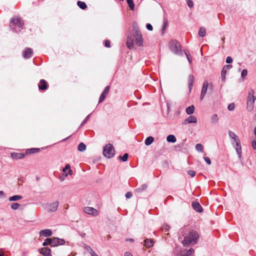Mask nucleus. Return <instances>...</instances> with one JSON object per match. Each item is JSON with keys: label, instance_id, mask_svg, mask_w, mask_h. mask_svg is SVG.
I'll return each instance as SVG.
<instances>
[{"label": "nucleus", "instance_id": "57", "mask_svg": "<svg viewBox=\"0 0 256 256\" xmlns=\"http://www.w3.org/2000/svg\"><path fill=\"white\" fill-rule=\"evenodd\" d=\"M4 195V192L3 191H0V197L3 196Z\"/></svg>", "mask_w": 256, "mask_h": 256}, {"label": "nucleus", "instance_id": "17", "mask_svg": "<svg viewBox=\"0 0 256 256\" xmlns=\"http://www.w3.org/2000/svg\"><path fill=\"white\" fill-rule=\"evenodd\" d=\"M254 92L253 90H252L250 92H249V96L248 99V104H252L254 103L255 100V97L254 96Z\"/></svg>", "mask_w": 256, "mask_h": 256}, {"label": "nucleus", "instance_id": "26", "mask_svg": "<svg viewBox=\"0 0 256 256\" xmlns=\"http://www.w3.org/2000/svg\"><path fill=\"white\" fill-rule=\"evenodd\" d=\"M22 198V196L20 195H15L14 196H10L8 198V200L10 202L17 201Z\"/></svg>", "mask_w": 256, "mask_h": 256}, {"label": "nucleus", "instance_id": "4", "mask_svg": "<svg viewBox=\"0 0 256 256\" xmlns=\"http://www.w3.org/2000/svg\"><path fill=\"white\" fill-rule=\"evenodd\" d=\"M169 48L170 50L175 54L182 56V52L179 42L176 40H173L169 42Z\"/></svg>", "mask_w": 256, "mask_h": 256}, {"label": "nucleus", "instance_id": "19", "mask_svg": "<svg viewBox=\"0 0 256 256\" xmlns=\"http://www.w3.org/2000/svg\"><path fill=\"white\" fill-rule=\"evenodd\" d=\"M193 208L196 212H200L202 211V208L200 204L198 202H193L192 204Z\"/></svg>", "mask_w": 256, "mask_h": 256}, {"label": "nucleus", "instance_id": "9", "mask_svg": "<svg viewBox=\"0 0 256 256\" xmlns=\"http://www.w3.org/2000/svg\"><path fill=\"white\" fill-rule=\"evenodd\" d=\"M58 204L59 202L58 201L48 204L47 209L50 212H54L57 210Z\"/></svg>", "mask_w": 256, "mask_h": 256}, {"label": "nucleus", "instance_id": "15", "mask_svg": "<svg viewBox=\"0 0 256 256\" xmlns=\"http://www.w3.org/2000/svg\"><path fill=\"white\" fill-rule=\"evenodd\" d=\"M52 232L50 229H44L40 232V236L44 237H48L52 235Z\"/></svg>", "mask_w": 256, "mask_h": 256}, {"label": "nucleus", "instance_id": "59", "mask_svg": "<svg viewBox=\"0 0 256 256\" xmlns=\"http://www.w3.org/2000/svg\"><path fill=\"white\" fill-rule=\"evenodd\" d=\"M129 240H130V242H134V240H133V239H132V238H130V239Z\"/></svg>", "mask_w": 256, "mask_h": 256}, {"label": "nucleus", "instance_id": "1", "mask_svg": "<svg viewBox=\"0 0 256 256\" xmlns=\"http://www.w3.org/2000/svg\"><path fill=\"white\" fill-rule=\"evenodd\" d=\"M199 235L197 232L191 230L188 234L184 237L182 244L184 246H188L189 245H194L198 242Z\"/></svg>", "mask_w": 256, "mask_h": 256}, {"label": "nucleus", "instance_id": "31", "mask_svg": "<svg viewBox=\"0 0 256 256\" xmlns=\"http://www.w3.org/2000/svg\"><path fill=\"white\" fill-rule=\"evenodd\" d=\"M198 35L200 36L204 37L206 34V28L204 27H201L198 30Z\"/></svg>", "mask_w": 256, "mask_h": 256}, {"label": "nucleus", "instance_id": "41", "mask_svg": "<svg viewBox=\"0 0 256 256\" xmlns=\"http://www.w3.org/2000/svg\"><path fill=\"white\" fill-rule=\"evenodd\" d=\"M70 164H66V165L65 166V167L63 168L62 171H63V172H66V171L67 170H68V174H71L72 170H70Z\"/></svg>", "mask_w": 256, "mask_h": 256}, {"label": "nucleus", "instance_id": "34", "mask_svg": "<svg viewBox=\"0 0 256 256\" xmlns=\"http://www.w3.org/2000/svg\"><path fill=\"white\" fill-rule=\"evenodd\" d=\"M184 52L186 56V58L189 62L190 64H191L192 62V58L189 53V52L188 50H184Z\"/></svg>", "mask_w": 256, "mask_h": 256}, {"label": "nucleus", "instance_id": "49", "mask_svg": "<svg viewBox=\"0 0 256 256\" xmlns=\"http://www.w3.org/2000/svg\"><path fill=\"white\" fill-rule=\"evenodd\" d=\"M204 160H205V162L208 164H211V161H210V160L209 158L208 157H206V156H204Z\"/></svg>", "mask_w": 256, "mask_h": 256}, {"label": "nucleus", "instance_id": "8", "mask_svg": "<svg viewBox=\"0 0 256 256\" xmlns=\"http://www.w3.org/2000/svg\"><path fill=\"white\" fill-rule=\"evenodd\" d=\"M84 212L88 214L93 216H97L98 214V210L92 207L86 206L84 208Z\"/></svg>", "mask_w": 256, "mask_h": 256}, {"label": "nucleus", "instance_id": "28", "mask_svg": "<svg viewBox=\"0 0 256 256\" xmlns=\"http://www.w3.org/2000/svg\"><path fill=\"white\" fill-rule=\"evenodd\" d=\"M194 106L193 105L188 106L186 108V114L188 115L192 114L194 112Z\"/></svg>", "mask_w": 256, "mask_h": 256}, {"label": "nucleus", "instance_id": "36", "mask_svg": "<svg viewBox=\"0 0 256 256\" xmlns=\"http://www.w3.org/2000/svg\"><path fill=\"white\" fill-rule=\"evenodd\" d=\"M38 151H39V149L38 148H32L28 149L26 150V154H32V153H35V152H38Z\"/></svg>", "mask_w": 256, "mask_h": 256}, {"label": "nucleus", "instance_id": "48", "mask_svg": "<svg viewBox=\"0 0 256 256\" xmlns=\"http://www.w3.org/2000/svg\"><path fill=\"white\" fill-rule=\"evenodd\" d=\"M167 26H168V24H167V22H166L164 23V24H163V26H162V34H164V30H165L166 29V28H167Z\"/></svg>", "mask_w": 256, "mask_h": 256}, {"label": "nucleus", "instance_id": "54", "mask_svg": "<svg viewBox=\"0 0 256 256\" xmlns=\"http://www.w3.org/2000/svg\"><path fill=\"white\" fill-rule=\"evenodd\" d=\"M252 146L254 150H256V140L252 141Z\"/></svg>", "mask_w": 256, "mask_h": 256}, {"label": "nucleus", "instance_id": "60", "mask_svg": "<svg viewBox=\"0 0 256 256\" xmlns=\"http://www.w3.org/2000/svg\"><path fill=\"white\" fill-rule=\"evenodd\" d=\"M184 230H182V235L183 236H184V234H183V233H184V232H183V231H184Z\"/></svg>", "mask_w": 256, "mask_h": 256}, {"label": "nucleus", "instance_id": "6", "mask_svg": "<svg viewBox=\"0 0 256 256\" xmlns=\"http://www.w3.org/2000/svg\"><path fill=\"white\" fill-rule=\"evenodd\" d=\"M47 240L49 241V244L52 247L64 245L66 242L64 239L56 237L52 238H47Z\"/></svg>", "mask_w": 256, "mask_h": 256}, {"label": "nucleus", "instance_id": "10", "mask_svg": "<svg viewBox=\"0 0 256 256\" xmlns=\"http://www.w3.org/2000/svg\"><path fill=\"white\" fill-rule=\"evenodd\" d=\"M208 86V83L207 80L204 82L200 94V100H202L205 96Z\"/></svg>", "mask_w": 256, "mask_h": 256}, {"label": "nucleus", "instance_id": "39", "mask_svg": "<svg viewBox=\"0 0 256 256\" xmlns=\"http://www.w3.org/2000/svg\"><path fill=\"white\" fill-rule=\"evenodd\" d=\"M20 206V205L18 203H12L10 206V208L14 210H16L19 208Z\"/></svg>", "mask_w": 256, "mask_h": 256}, {"label": "nucleus", "instance_id": "16", "mask_svg": "<svg viewBox=\"0 0 256 256\" xmlns=\"http://www.w3.org/2000/svg\"><path fill=\"white\" fill-rule=\"evenodd\" d=\"M40 252L44 256H51V250L48 248H43L40 250Z\"/></svg>", "mask_w": 256, "mask_h": 256}, {"label": "nucleus", "instance_id": "51", "mask_svg": "<svg viewBox=\"0 0 256 256\" xmlns=\"http://www.w3.org/2000/svg\"><path fill=\"white\" fill-rule=\"evenodd\" d=\"M125 196L126 198H130L132 197V194L131 192H128L126 194Z\"/></svg>", "mask_w": 256, "mask_h": 256}, {"label": "nucleus", "instance_id": "23", "mask_svg": "<svg viewBox=\"0 0 256 256\" xmlns=\"http://www.w3.org/2000/svg\"><path fill=\"white\" fill-rule=\"evenodd\" d=\"M194 80V78L193 75L190 74L188 78V84L190 90V91L193 86V82Z\"/></svg>", "mask_w": 256, "mask_h": 256}, {"label": "nucleus", "instance_id": "21", "mask_svg": "<svg viewBox=\"0 0 256 256\" xmlns=\"http://www.w3.org/2000/svg\"><path fill=\"white\" fill-rule=\"evenodd\" d=\"M32 50L30 48H27L26 49L24 54V57L26 58H28L32 56Z\"/></svg>", "mask_w": 256, "mask_h": 256}, {"label": "nucleus", "instance_id": "14", "mask_svg": "<svg viewBox=\"0 0 256 256\" xmlns=\"http://www.w3.org/2000/svg\"><path fill=\"white\" fill-rule=\"evenodd\" d=\"M196 122L197 119L196 117L194 116H190L184 121L183 124L186 125L188 124L196 123Z\"/></svg>", "mask_w": 256, "mask_h": 256}, {"label": "nucleus", "instance_id": "20", "mask_svg": "<svg viewBox=\"0 0 256 256\" xmlns=\"http://www.w3.org/2000/svg\"><path fill=\"white\" fill-rule=\"evenodd\" d=\"M38 88L40 90H46L47 88L46 82L44 80H41L38 85Z\"/></svg>", "mask_w": 256, "mask_h": 256}, {"label": "nucleus", "instance_id": "63", "mask_svg": "<svg viewBox=\"0 0 256 256\" xmlns=\"http://www.w3.org/2000/svg\"><path fill=\"white\" fill-rule=\"evenodd\" d=\"M0 256H3V254H1L0 253Z\"/></svg>", "mask_w": 256, "mask_h": 256}, {"label": "nucleus", "instance_id": "44", "mask_svg": "<svg viewBox=\"0 0 256 256\" xmlns=\"http://www.w3.org/2000/svg\"><path fill=\"white\" fill-rule=\"evenodd\" d=\"M248 74V71L246 70H243L242 72L241 76L244 78Z\"/></svg>", "mask_w": 256, "mask_h": 256}, {"label": "nucleus", "instance_id": "32", "mask_svg": "<svg viewBox=\"0 0 256 256\" xmlns=\"http://www.w3.org/2000/svg\"><path fill=\"white\" fill-rule=\"evenodd\" d=\"M77 4L82 10H85L87 8L86 4L82 1H78Z\"/></svg>", "mask_w": 256, "mask_h": 256}, {"label": "nucleus", "instance_id": "22", "mask_svg": "<svg viewBox=\"0 0 256 256\" xmlns=\"http://www.w3.org/2000/svg\"><path fill=\"white\" fill-rule=\"evenodd\" d=\"M126 46L129 49H132L134 46V43L133 40L129 36H128L127 41L126 42Z\"/></svg>", "mask_w": 256, "mask_h": 256}, {"label": "nucleus", "instance_id": "7", "mask_svg": "<svg viewBox=\"0 0 256 256\" xmlns=\"http://www.w3.org/2000/svg\"><path fill=\"white\" fill-rule=\"evenodd\" d=\"M10 24L15 26H17L18 27V31H20L24 26L23 22L21 21L20 18L18 17H14L10 20Z\"/></svg>", "mask_w": 256, "mask_h": 256}, {"label": "nucleus", "instance_id": "38", "mask_svg": "<svg viewBox=\"0 0 256 256\" xmlns=\"http://www.w3.org/2000/svg\"><path fill=\"white\" fill-rule=\"evenodd\" d=\"M196 149L198 152H202L204 148L202 144H198L196 145Z\"/></svg>", "mask_w": 256, "mask_h": 256}, {"label": "nucleus", "instance_id": "56", "mask_svg": "<svg viewBox=\"0 0 256 256\" xmlns=\"http://www.w3.org/2000/svg\"><path fill=\"white\" fill-rule=\"evenodd\" d=\"M124 256H133L132 254L130 252H126L124 253Z\"/></svg>", "mask_w": 256, "mask_h": 256}, {"label": "nucleus", "instance_id": "55", "mask_svg": "<svg viewBox=\"0 0 256 256\" xmlns=\"http://www.w3.org/2000/svg\"><path fill=\"white\" fill-rule=\"evenodd\" d=\"M48 244H49V241H48L47 238H46V240H45L44 242H43L42 245L44 246H46Z\"/></svg>", "mask_w": 256, "mask_h": 256}, {"label": "nucleus", "instance_id": "40", "mask_svg": "<svg viewBox=\"0 0 256 256\" xmlns=\"http://www.w3.org/2000/svg\"><path fill=\"white\" fill-rule=\"evenodd\" d=\"M119 158L122 162H126L128 158V154L126 153L123 156H120Z\"/></svg>", "mask_w": 256, "mask_h": 256}, {"label": "nucleus", "instance_id": "2", "mask_svg": "<svg viewBox=\"0 0 256 256\" xmlns=\"http://www.w3.org/2000/svg\"><path fill=\"white\" fill-rule=\"evenodd\" d=\"M228 135L231 140L232 144L239 158L242 156V148L240 145V142L238 136L236 135L234 132L230 130Z\"/></svg>", "mask_w": 256, "mask_h": 256}, {"label": "nucleus", "instance_id": "24", "mask_svg": "<svg viewBox=\"0 0 256 256\" xmlns=\"http://www.w3.org/2000/svg\"><path fill=\"white\" fill-rule=\"evenodd\" d=\"M85 249L86 251L90 254L91 256H98L91 248L90 246H84Z\"/></svg>", "mask_w": 256, "mask_h": 256}, {"label": "nucleus", "instance_id": "27", "mask_svg": "<svg viewBox=\"0 0 256 256\" xmlns=\"http://www.w3.org/2000/svg\"><path fill=\"white\" fill-rule=\"evenodd\" d=\"M166 140L170 142L174 143L176 142V136L173 134L168 135L166 138Z\"/></svg>", "mask_w": 256, "mask_h": 256}, {"label": "nucleus", "instance_id": "61", "mask_svg": "<svg viewBox=\"0 0 256 256\" xmlns=\"http://www.w3.org/2000/svg\"><path fill=\"white\" fill-rule=\"evenodd\" d=\"M14 31H15L16 32H17V30H15L14 28Z\"/></svg>", "mask_w": 256, "mask_h": 256}, {"label": "nucleus", "instance_id": "62", "mask_svg": "<svg viewBox=\"0 0 256 256\" xmlns=\"http://www.w3.org/2000/svg\"><path fill=\"white\" fill-rule=\"evenodd\" d=\"M23 255H26V252H24Z\"/></svg>", "mask_w": 256, "mask_h": 256}, {"label": "nucleus", "instance_id": "46", "mask_svg": "<svg viewBox=\"0 0 256 256\" xmlns=\"http://www.w3.org/2000/svg\"><path fill=\"white\" fill-rule=\"evenodd\" d=\"M228 108L229 110H233L234 109V104H228Z\"/></svg>", "mask_w": 256, "mask_h": 256}, {"label": "nucleus", "instance_id": "50", "mask_svg": "<svg viewBox=\"0 0 256 256\" xmlns=\"http://www.w3.org/2000/svg\"><path fill=\"white\" fill-rule=\"evenodd\" d=\"M227 64H230L232 62V58L230 56H228L226 60Z\"/></svg>", "mask_w": 256, "mask_h": 256}, {"label": "nucleus", "instance_id": "12", "mask_svg": "<svg viewBox=\"0 0 256 256\" xmlns=\"http://www.w3.org/2000/svg\"><path fill=\"white\" fill-rule=\"evenodd\" d=\"M110 88V86H107L106 87L104 90L103 91V92H102V94H101V95L100 96L99 101H98V104H100V102H103L104 100L105 99L106 97V96L107 94H108V93L109 92Z\"/></svg>", "mask_w": 256, "mask_h": 256}, {"label": "nucleus", "instance_id": "43", "mask_svg": "<svg viewBox=\"0 0 256 256\" xmlns=\"http://www.w3.org/2000/svg\"><path fill=\"white\" fill-rule=\"evenodd\" d=\"M162 228L166 230V231H168L170 228V226L166 224H163Z\"/></svg>", "mask_w": 256, "mask_h": 256}, {"label": "nucleus", "instance_id": "45", "mask_svg": "<svg viewBox=\"0 0 256 256\" xmlns=\"http://www.w3.org/2000/svg\"><path fill=\"white\" fill-rule=\"evenodd\" d=\"M90 114H88L86 118L85 119L82 121V124H80V126H83L86 122L89 119V118H90Z\"/></svg>", "mask_w": 256, "mask_h": 256}, {"label": "nucleus", "instance_id": "18", "mask_svg": "<svg viewBox=\"0 0 256 256\" xmlns=\"http://www.w3.org/2000/svg\"><path fill=\"white\" fill-rule=\"evenodd\" d=\"M24 156V154L22 153H18V152H12L11 153V157L13 159L19 160L22 159Z\"/></svg>", "mask_w": 256, "mask_h": 256}, {"label": "nucleus", "instance_id": "47", "mask_svg": "<svg viewBox=\"0 0 256 256\" xmlns=\"http://www.w3.org/2000/svg\"><path fill=\"white\" fill-rule=\"evenodd\" d=\"M188 174L192 177H194L196 175V172L192 170H189L188 171Z\"/></svg>", "mask_w": 256, "mask_h": 256}, {"label": "nucleus", "instance_id": "53", "mask_svg": "<svg viewBox=\"0 0 256 256\" xmlns=\"http://www.w3.org/2000/svg\"><path fill=\"white\" fill-rule=\"evenodd\" d=\"M110 41L109 40H106L105 41V44H104V46H105L107 47V48H110Z\"/></svg>", "mask_w": 256, "mask_h": 256}, {"label": "nucleus", "instance_id": "29", "mask_svg": "<svg viewBox=\"0 0 256 256\" xmlns=\"http://www.w3.org/2000/svg\"><path fill=\"white\" fill-rule=\"evenodd\" d=\"M154 140V138L152 136H150L148 137L144 142V144L146 146H148L151 144Z\"/></svg>", "mask_w": 256, "mask_h": 256}, {"label": "nucleus", "instance_id": "52", "mask_svg": "<svg viewBox=\"0 0 256 256\" xmlns=\"http://www.w3.org/2000/svg\"><path fill=\"white\" fill-rule=\"evenodd\" d=\"M146 27L148 30H152L153 29L152 26L150 24H147Z\"/></svg>", "mask_w": 256, "mask_h": 256}, {"label": "nucleus", "instance_id": "3", "mask_svg": "<svg viewBox=\"0 0 256 256\" xmlns=\"http://www.w3.org/2000/svg\"><path fill=\"white\" fill-rule=\"evenodd\" d=\"M132 28L133 35L135 38L136 44L138 46H142L143 44L142 36L136 22H133Z\"/></svg>", "mask_w": 256, "mask_h": 256}, {"label": "nucleus", "instance_id": "11", "mask_svg": "<svg viewBox=\"0 0 256 256\" xmlns=\"http://www.w3.org/2000/svg\"><path fill=\"white\" fill-rule=\"evenodd\" d=\"M194 252V250L190 248L188 250H184L178 252L176 256H191L192 254Z\"/></svg>", "mask_w": 256, "mask_h": 256}, {"label": "nucleus", "instance_id": "58", "mask_svg": "<svg viewBox=\"0 0 256 256\" xmlns=\"http://www.w3.org/2000/svg\"><path fill=\"white\" fill-rule=\"evenodd\" d=\"M254 134L256 136V128H254Z\"/></svg>", "mask_w": 256, "mask_h": 256}, {"label": "nucleus", "instance_id": "64", "mask_svg": "<svg viewBox=\"0 0 256 256\" xmlns=\"http://www.w3.org/2000/svg\"><path fill=\"white\" fill-rule=\"evenodd\" d=\"M224 38H222V40L223 42H224Z\"/></svg>", "mask_w": 256, "mask_h": 256}, {"label": "nucleus", "instance_id": "42", "mask_svg": "<svg viewBox=\"0 0 256 256\" xmlns=\"http://www.w3.org/2000/svg\"><path fill=\"white\" fill-rule=\"evenodd\" d=\"M187 4L190 8H192L194 6L193 2L192 0H186Z\"/></svg>", "mask_w": 256, "mask_h": 256}, {"label": "nucleus", "instance_id": "35", "mask_svg": "<svg viewBox=\"0 0 256 256\" xmlns=\"http://www.w3.org/2000/svg\"><path fill=\"white\" fill-rule=\"evenodd\" d=\"M148 186L146 184H144L140 188L136 189V191L138 192H140L144 190H146Z\"/></svg>", "mask_w": 256, "mask_h": 256}, {"label": "nucleus", "instance_id": "30", "mask_svg": "<svg viewBox=\"0 0 256 256\" xmlns=\"http://www.w3.org/2000/svg\"><path fill=\"white\" fill-rule=\"evenodd\" d=\"M211 123L212 124H216L218 121V117L217 114H214L210 119Z\"/></svg>", "mask_w": 256, "mask_h": 256}, {"label": "nucleus", "instance_id": "13", "mask_svg": "<svg viewBox=\"0 0 256 256\" xmlns=\"http://www.w3.org/2000/svg\"><path fill=\"white\" fill-rule=\"evenodd\" d=\"M232 68V66L230 65V64L224 66L223 67V68L222 69V73H221L222 80L224 81L227 70H228Z\"/></svg>", "mask_w": 256, "mask_h": 256}, {"label": "nucleus", "instance_id": "25", "mask_svg": "<svg viewBox=\"0 0 256 256\" xmlns=\"http://www.w3.org/2000/svg\"><path fill=\"white\" fill-rule=\"evenodd\" d=\"M144 245L147 248H150L154 245V242L152 240L146 239L144 241Z\"/></svg>", "mask_w": 256, "mask_h": 256}, {"label": "nucleus", "instance_id": "33", "mask_svg": "<svg viewBox=\"0 0 256 256\" xmlns=\"http://www.w3.org/2000/svg\"><path fill=\"white\" fill-rule=\"evenodd\" d=\"M86 149V146L83 142H80L78 147V150L80 152H84Z\"/></svg>", "mask_w": 256, "mask_h": 256}, {"label": "nucleus", "instance_id": "5", "mask_svg": "<svg viewBox=\"0 0 256 256\" xmlns=\"http://www.w3.org/2000/svg\"><path fill=\"white\" fill-rule=\"evenodd\" d=\"M114 148L113 146L110 144H108L106 145V146L104 148L103 150V154L104 156L107 158H112L114 155Z\"/></svg>", "mask_w": 256, "mask_h": 256}, {"label": "nucleus", "instance_id": "37", "mask_svg": "<svg viewBox=\"0 0 256 256\" xmlns=\"http://www.w3.org/2000/svg\"><path fill=\"white\" fill-rule=\"evenodd\" d=\"M126 1L130 8L131 10H134V4L133 0H126Z\"/></svg>", "mask_w": 256, "mask_h": 256}]
</instances>
